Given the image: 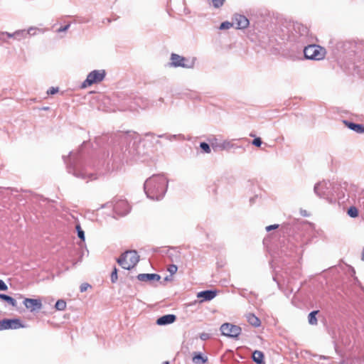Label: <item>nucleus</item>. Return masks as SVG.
I'll use <instances>...</instances> for the list:
<instances>
[{"instance_id":"obj_1","label":"nucleus","mask_w":364,"mask_h":364,"mask_svg":"<svg viewBox=\"0 0 364 364\" xmlns=\"http://www.w3.org/2000/svg\"><path fill=\"white\" fill-rule=\"evenodd\" d=\"M168 180L164 174H156L146 180L144 189L146 196L151 199L159 200L166 192Z\"/></svg>"},{"instance_id":"obj_2","label":"nucleus","mask_w":364,"mask_h":364,"mask_svg":"<svg viewBox=\"0 0 364 364\" xmlns=\"http://www.w3.org/2000/svg\"><path fill=\"white\" fill-rule=\"evenodd\" d=\"M67 165L68 172L77 178L86 180L87 182L97 178L94 173H88L82 165L78 153L70 151L69 156H63Z\"/></svg>"},{"instance_id":"obj_3","label":"nucleus","mask_w":364,"mask_h":364,"mask_svg":"<svg viewBox=\"0 0 364 364\" xmlns=\"http://www.w3.org/2000/svg\"><path fill=\"white\" fill-rule=\"evenodd\" d=\"M338 189L336 185H333L329 181H320L316 183L314 187V193L319 198L327 200L329 203L336 202L334 192Z\"/></svg>"},{"instance_id":"obj_4","label":"nucleus","mask_w":364,"mask_h":364,"mask_svg":"<svg viewBox=\"0 0 364 364\" xmlns=\"http://www.w3.org/2000/svg\"><path fill=\"white\" fill-rule=\"evenodd\" d=\"M289 38L299 43H306L309 41V28L304 24L299 22H294L289 24Z\"/></svg>"},{"instance_id":"obj_5","label":"nucleus","mask_w":364,"mask_h":364,"mask_svg":"<svg viewBox=\"0 0 364 364\" xmlns=\"http://www.w3.org/2000/svg\"><path fill=\"white\" fill-rule=\"evenodd\" d=\"M139 261V257L135 250H129L124 252L117 259V263L124 269H132Z\"/></svg>"},{"instance_id":"obj_6","label":"nucleus","mask_w":364,"mask_h":364,"mask_svg":"<svg viewBox=\"0 0 364 364\" xmlns=\"http://www.w3.org/2000/svg\"><path fill=\"white\" fill-rule=\"evenodd\" d=\"M326 49L316 44H311L304 48L305 58L314 60H321L325 58Z\"/></svg>"},{"instance_id":"obj_7","label":"nucleus","mask_w":364,"mask_h":364,"mask_svg":"<svg viewBox=\"0 0 364 364\" xmlns=\"http://www.w3.org/2000/svg\"><path fill=\"white\" fill-rule=\"evenodd\" d=\"M132 134L130 132L122 133L119 134V142L122 144V151L124 157L127 159L132 158L134 154V149L133 147H129L132 141Z\"/></svg>"},{"instance_id":"obj_8","label":"nucleus","mask_w":364,"mask_h":364,"mask_svg":"<svg viewBox=\"0 0 364 364\" xmlns=\"http://www.w3.org/2000/svg\"><path fill=\"white\" fill-rule=\"evenodd\" d=\"M106 73L105 70H95L90 72L85 80L82 83L81 87L85 88L94 83L102 82L105 77Z\"/></svg>"},{"instance_id":"obj_9","label":"nucleus","mask_w":364,"mask_h":364,"mask_svg":"<svg viewBox=\"0 0 364 364\" xmlns=\"http://www.w3.org/2000/svg\"><path fill=\"white\" fill-rule=\"evenodd\" d=\"M209 142L215 151H229L232 148H241V146L234 144L232 141L220 140L216 137L210 139Z\"/></svg>"},{"instance_id":"obj_10","label":"nucleus","mask_w":364,"mask_h":364,"mask_svg":"<svg viewBox=\"0 0 364 364\" xmlns=\"http://www.w3.org/2000/svg\"><path fill=\"white\" fill-rule=\"evenodd\" d=\"M171 63L170 65L171 67L178 68L181 67L184 68H193L195 65V58H193L191 60H188L187 58L181 56L176 53H172L171 55Z\"/></svg>"},{"instance_id":"obj_11","label":"nucleus","mask_w":364,"mask_h":364,"mask_svg":"<svg viewBox=\"0 0 364 364\" xmlns=\"http://www.w3.org/2000/svg\"><path fill=\"white\" fill-rule=\"evenodd\" d=\"M343 50L347 53H354L364 57V41H347L343 43Z\"/></svg>"},{"instance_id":"obj_12","label":"nucleus","mask_w":364,"mask_h":364,"mask_svg":"<svg viewBox=\"0 0 364 364\" xmlns=\"http://www.w3.org/2000/svg\"><path fill=\"white\" fill-rule=\"evenodd\" d=\"M222 335L230 338H237L242 332V328L236 325L225 323L220 326Z\"/></svg>"},{"instance_id":"obj_13","label":"nucleus","mask_w":364,"mask_h":364,"mask_svg":"<svg viewBox=\"0 0 364 364\" xmlns=\"http://www.w3.org/2000/svg\"><path fill=\"white\" fill-rule=\"evenodd\" d=\"M113 210L117 215L124 216L129 213L130 205L127 201L124 200H119L114 203Z\"/></svg>"},{"instance_id":"obj_14","label":"nucleus","mask_w":364,"mask_h":364,"mask_svg":"<svg viewBox=\"0 0 364 364\" xmlns=\"http://www.w3.org/2000/svg\"><path fill=\"white\" fill-rule=\"evenodd\" d=\"M23 304L31 312L38 311L42 309V302L41 299L25 298Z\"/></svg>"},{"instance_id":"obj_15","label":"nucleus","mask_w":364,"mask_h":364,"mask_svg":"<svg viewBox=\"0 0 364 364\" xmlns=\"http://www.w3.org/2000/svg\"><path fill=\"white\" fill-rule=\"evenodd\" d=\"M136 278L140 282H149L152 284L154 282H160L161 276L156 273L151 274H139Z\"/></svg>"},{"instance_id":"obj_16","label":"nucleus","mask_w":364,"mask_h":364,"mask_svg":"<svg viewBox=\"0 0 364 364\" xmlns=\"http://www.w3.org/2000/svg\"><path fill=\"white\" fill-rule=\"evenodd\" d=\"M4 329H18L23 328L24 326L18 318H4Z\"/></svg>"},{"instance_id":"obj_17","label":"nucleus","mask_w":364,"mask_h":364,"mask_svg":"<svg viewBox=\"0 0 364 364\" xmlns=\"http://www.w3.org/2000/svg\"><path fill=\"white\" fill-rule=\"evenodd\" d=\"M234 23L236 24L237 29L246 28L249 25V20L243 15L235 14L234 17Z\"/></svg>"},{"instance_id":"obj_18","label":"nucleus","mask_w":364,"mask_h":364,"mask_svg":"<svg viewBox=\"0 0 364 364\" xmlns=\"http://www.w3.org/2000/svg\"><path fill=\"white\" fill-rule=\"evenodd\" d=\"M31 31H36V28L31 27L28 30H17L14 33H10L11 38L16 41H21L26 38L28 34L31 33Z\"/></svg>"},{"instance_id":"obj_19","label":"nucleus","mask_w":364,"mask_h":364,"mask_svg":"<svg viewBox=\"0 0 364 364\" xmlns=\"http://www.w3.org/2000/svg\"><path fill=\"white\" fill-rule=\"evenodd\" d=\"M176 320L174 314H166L157 318L156 324L159 326H165L173 323Z\"/></svg>"},{"instance_id":"obj_20","label":"nucleus","mask_w":364,"mask_h":364,"mask_svg":"<svg viewBox=\"0 0 364 364\" xmlns=\"http://www.w3.org/2000/svg\"><path fill=\"white\" fill-rule=\"evenodd\" d=\"M217 295V291L215 290H205L198 293L197 297L201 299L202 301H210L214 299Z\"/></svg>"},{"instance_id":"obj_21","label":"nucleus","mask_w":364,"mask_h":364,"mask_svg":"<svg viewBox=\"0 0 364 364\" xmlns=\"http://www.w3.org/2000/svg\"><path fill=\"white\" fill-rule=\"evenodd\" d=\"M343 122L350 129L359 134L364 133V126L363 124L353 123L346 120H344Z\"/></svg>"},{"instance_id":"obj_22","label":"nucleus","mask_w":364,"mask_h":364,"mask_svg":"<svg viewBox=\"0 0 364 364\" xmlns=\"http://www.w3.org/2000/svg\"><path fill=\"white\" fill-rule=\"evenodd\" d=\"M246 318L248 323L255 327H258L261 324L260 320L253 314H247Z\"/></svg>"},{"instance_id":"obj_23","label":"nucleus","mask_w":364,"mask_h":364,"mask_svg":"<svg viewBox=\"0 0 364 364\" xmlns=\"http://www.w3.org/2000/svg\"><path fill=\"white\" fill-rule=\"evenodd\" d=\"M195 364H203L208 361V357L203 356L201 353H194L192 358Z\"/></svg>"},{"instance_id":"obj_24","label":"nucleus","mask_w":364,"mask_h":364,"mask_svg":"<svg viewBox=\"0 0 364 364\" xmlns=\"http://www.w3.org/2000/svg\"><path fill=\"white\" fill-rule=\"evenodd\" d=\"M252 360L257 364H265L264 362V353L260 350H255L252 353Z\"/></svg>"},{"instance_id":"obj_25","label":"nucleus","mask_w":364,"mask_h":364,"mask_svg":"<svg viewBox=\"0 0 364 364\" xmlns=\"http://www.w3.org/2000/svg\"><path fill=\"white\" fill-rule=\"evenodd\" d=\"M0 299L4 300V301L7 302L9 304L12 306L13 307H16L17 302L11 296L4 294H0Z\"/></svg>"},{"instance_id":"obj_26","label":"nucleus","mask_w":364,"mask_h":364,"mask_svg":"<svg viewBox=\"0 0 364 364\" xmlns=\"http://www.w3.org/2000/svg\"><path fill=\"white\" fill-rule=\"evenodd\" d=\"M318 311H313L310 312V314L308 316V321L309 324L311 325H316L318 323L317 318L316 316L318 314Z\"/></svg>"},{"instance_id":"obj_27","label":"nucleus","mask_w":364,"mask_h":364,"mask_svg":"<svg viewBox=\"0 0 364 364\" xmlns=\"http://www.w3.org/2000/svg\"><path fill=\"white\" fill-rule=\"evenodd\" d=\"M11 38V36L9 32H0V42L9 43V40Z\"/></svg>"},{"instance_id":"obj_28","label":"nucleus","mask_w":364,"mask_h":364,"mask_svg":"<svg viewBox=\"0 0 364 364\" xmlns=\"http://www.w3.org/2000/svg\"><path fill=\"white\" fill-rule=\"evenodd\" d=\"M55 308L58 311H63L66 308V302L63 299H59L56 301Z\"/></svg>"},{"instance_id":"obj_29","label":"nucleus","mask_w":364,"mask_h":364,"mask_svg":"<svg viewBox=\"0 0 364 364\" xmlns=\"http://www.w3.org/2000/svg\"><path fill=\"white\" fill-rule=\"evenodd\" d=\"M210 146L209 144L206 142H200V148L203 150L204 153L210 154L211 151Z\"/></svg>"},{"instance_id":"obj_30","label":"nucleus","mask_w":364,"mask_h":364,"mask_svg":"<svg viewBox=\"0 0 364 364\" xmlns=\"http://www.w3.org/2000/svg\"><path fill=\"white\" fill-rule=\"evenodd\" d=\"M348 215L351 218L357 217L358 215V209L354 206L350 207L348 210Z\"/></svg>"},{"instance_id":"obj_31","label":"nucleus","mask_w":364,"mask_h":364,"mask_svg":"<svg viewBox=\"0 0 364 364\" xmlns=\"http://www.w3.org/2000/svg\"><path fill=\"white\" fill-rule=\"evenodd\" d=\"M76 228V230H77V236L78 237L82 240H85V232L83 231V230L80 227V224H77L75 227Z\"/></svg>"},{"instance_id":"obj_32","label":"nucleus","mask_w":364,"mask_h":364,"mask_svg":"<svg viewBox=\"0 0 364 364\" xmlns=\"http://www.w3.org/2000/svg\"><path fill=\"white\" fill-rule=\"evenodd\" d=\"M337 187H338V189H336V191L334 192L335 196H336V199L341 200L344 198L345 194L342 190L339 191V187L338 186H337Z\"/></svg>"},{"instance_id":"obj_33","label":"nucleus","mask_w":364,"mask_h":364,"mask_svg":"<svg viewBox=\"0 0 364 364\" xmlns=\"http://www.w3.org/2000/svg\"><path fill=\"white\" fill-rule=\"evenodd\" d=\"M214 8L218 9L223 6L225 0H211Z\"/></svg>"},{"instance_id":"obj_34","label":"nucleus","mask_w":364,"mask_h":364,"mask_svg":"<svg viewBox=\"0 0 364 364\" xmlns=\"http://www.w3.org/2000/svg\"><path fill=\"white\" fill-rule=\"evenodd\" d=\"M117 269L114 267L112 274H111V282L112 283H115L117 281Z\"/></svg>"},{"instance_id":"obj_35","label":"nucleus","mask_w":364,"mask_h":364,"mask_svg":"<svg viewBox=\"0 0 364 364\" xmlns=\"http://www.w3.org/2000/svg\"><path fill=\"white\" fill-rule=\"evenodd\" d=\"M167 270L170 272L171 276H172L177 272L178 267L176 264H170L168 267Z\"/></svg>"},{"instance_id":"obj_36","label":"nucleus","mask_w":364,"mask_h":364,"mask_svg":"<svg viewBox=\"0 0 364 364\" xmlns=\"http://www.w3.org/2000/svg\"><path fill=\"white\" fill-rule=\"evenodd\" d=\"M232 26V23H230L228 21L223 22L220 26V29L224 30V29H228Z\"/></svg>"},{"instance_id":"obj_37","label":"nucleus","mask_w":364,"mask_h":364,"mask_svg":"<svg viewBox=\"0 0 364 364\" xmlns=\"http://www.w3.org/2000/svg\"><path fill=\"white\" fill-rule=\"evenodd\" d=\"M252 144L254 146H257V147H259V146L262 145V141L261 138H259V137H256V138H255V139H253V141H252Z\"/></svg>"},{"instance_id":"obj_38","label":"nucleus","mask_w":364,"mask_h":364,"mask_svg":"<svg viewBox=\"0 0 364 364\" xmlns=\"http://www.w3.org/2000/svg\"><path fill=\"white\" fill-rule=\"evenodd\" d=\"M159 138H166L168 140L175 139L176 138V135H169V134H161L158 136Z\"/></svg>"},{"instance_id":"obj_39","label":"nucleus","mask_w":364,"mask_h":364,"mask_svg":"<svg viewBox=\"0 0 364 364\" xmlns=\"http://www.w3.org/2000/svg\"><path fill=\"white\" fill-rule=\"evenodd\" d=\"M289 253H287V255L291 257L292 254L296 252V247L293 244L289 245Z\"/></svg>"},{"instance_id":"obj_40","label":"nucleus","mask_w":364,"mask_h":364,"mask_svg":"<svg viewBox=\"0 0 364 364\" xmlns=\"http://www.w3.org/2000/svg\"><path fill=\"white\" fill-rule=\"evenodd\" d=\"M90 287H91V286L89 284L82 283L80 287V289L81 292H84V291H87V289L88 288H90Z\"/></svg>"},{"instance_id":"obj_41","label":"nucleus","mask_w":364,"mask_h":364,"mask_svg":"<svg viewBox=\"0 0 364 364\" xmlns=\"http://www.w3.org/2000/svg\"><path fill=\"white\" fill-rule=\"evenodd\" d=\"M58 92V87H50L48 91H47V94L48 95H54L55 93H57Z\"/></svg>"},{"instance_id":"obj_42","label":"nucleus","mask_w":364,"mask_h":364,"mask_svg":"<svg viewBox=\"0 0 364 364\" xmlns=\"http://www.w3.org/2000/svg\"><path fill=\"white\" fill-rule=\"evenodd\" d=\"M8 289V287L7 285L6 284V283L0 279V290L1 291H6Z\"/></svg>"},{"instance_id":"obj_43","label":"nucleus","mask_w":364,"mask_h":364,"mask_svg":"<svg viewBox=\"0 0 364 364\" xmlns=\"http://www.w3.org/2000/svg\"><path fill=\"white\" fill-rule=\"evenodd\" d=\"M70 25L68 23V24H67V25H65V26H61L60 28H59L58 29V33H61V32L66 31H67V30H68V28H70Z\"/></svg>"},{"instance_id":"obj_44","label":"nucleus","mask_w":364,"mask_h":364,"mask_svg":"<svg viewBox=\"0 0 364 364\" xmlns=\"http://www.w3.org/2000/svg\"><path fill=\"white\" fill-rule=\"evenodd\" d=\"M278 227H279L278 225H269V226L266 227V230L269 232V231H270L272 230L277 229Z\"/></svg>"},{"instance_id":"obj_45","label":"nucleus","mask_w":364,"mask_h":364,"mask_svg":"<svg viewBox=\"0 0 364 364\" xmlns=\"http://www.w3.org/2000/svg\"><path fill=\"white\" fill-rule=\"evenodd\" d=\"M208 334H206V333H202V334L200 335V338H201L202 340H205V339H207V338H208Z\"/></svg>"},{"instance_id":"obj_46","label":"nucleus","mask_w":364,"mask_h":364,"mask_svg":"<svg viewBox=\"0 0 364 364\" xmlns=\"http://www.w3.org/2000/svg\"><path fill=\"white\" fill-rule=\"evenodd\" d=\"M5 330L4 326V319L0 321V331Z\"/></svg>"},{"instance_id":"obj_47","label":"nucleus","mask_w":364,"mask_h":364,"mask_svg":"<svg viewBox=\"0 0 364 364\" xmlns=\"http://www.w3.org/2000/svg\"><path fill=\"white\" fill-rule=\"evenodd\" d=\"M256 198H257V196H255V197H254V198H250V203H254V201H255V200Z\"/></svg>"},{"instance_id":"obj_48","label":"nucleus","mask_w":364,"mask_h":364,"mask_svg":"<svg viewBox=\"0 0 364 364\" xmlns=\"http://www.w3.org/2000/svg\"><path fill=\"white\" fill-rule=\"evenodd\" d=\"M171 277V275H170V276H167V277H165V279H164V280H165V281H169V280L171 279V278H170Z\"/></svg>"},{"instance_id":"obj_49","label":"nucleus","mask_w":364,"mask_h":364,"mask_svg":"<svg viewBox=\"0 0 364 364\" xmlns=\"http://www.w3.org/2000/svg\"><path fill=\"white\" fill-rule=\"evenodd\" d=\"M145 135H146V136H153V135H154V134H153V133H151V132H148V133H146V134H145Z\"/></svg>"},{"instance_id":"obj_50","label":"nucleus","mask_w":364,"mask_h":364,"mask_svg":"<svg viewBox=\"0 0 364 364\" xmlns=\"http://www.w3.org/2000/svg\"><path fill=\"white\" fill-rule=\"evenodd\" d=\"M362 260L364 261V247L362 253Z\"/></svg>"},{"instance_id":"obj_51","label":"nucleus","mask_w":364,"mask_h":364,"mask_svg":"<svg viewBox=\"0 0 364 364\" xmlns=\"http://www.w3.org/2000/svg\"><path fill=\"white\" fill-rule=\"evenodd\" d=\"M161 364H169V362L168 361H164Z\"/></svg>"},{"instance_id":"obj_52","label":"nucleus","mask_w":364,"mask_h":364,"mask_svg":"<svg viewBox=\"0 0 364 364\" xmlns=\"http://www.w3.org/2000/svg\"><path fill=\"white\" fill-rule=\"evenodd\" d=\"M320 358H323V359H326V356H323H323H321Z\"/></svg>"},{"instance_id":"obj_53","label":"nucleus","mask_w":364,"mask_h":364,"mask_svg":"<svg viewBox=\"0 0 364 364\" xmlns=\"http://www.w3.org/2000/svg\"><path fill=\"white\" fill-rule=\"evenodd\" d=\"M33 31H31V33L29 35H33L34 33H33Z\"/></svg>"},{"instance_id":"obj_54","label":"nucleus","mask_w":364,"mask_h":364,"mask_svg":"<svg viewBox=\"0 0 364 364\" xmlns=\"http://www.w3.org/2000/svg\"><path fill=\"white\" fill-rule=\"evenodd\" d=\"M250 136H255V134H250Z\"/></svg>"},{"instance_id":"obj_55","label":"nucleus","mask_w":364,"mask_h":364,"mask_svg":"<svg viewBox=\"0 0 364 364\" xmlns=\"http://www.w3.org/2000/svg\"><path fill=\"white\" fill-rule=\"evenodd\" d=\"M159 100H160L161 102H163V100H163V98H161H161L159 99Z\"/></svg>"}]
</instances>
